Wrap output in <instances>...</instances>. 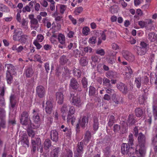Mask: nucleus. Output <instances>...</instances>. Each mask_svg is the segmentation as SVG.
I'll return each mask as SVG.
<instances>
[{
  "label": "nucleus",
  "instance_id": "ea45409f",
  "mask_svg": "<svg viewBox=\"0 0 157 157\" xmlns=\"http://www.w3.org/2000/svg\"><path fill=\"white\" fill-rule=\"evenodd\" d=\"M96 33H99L101 34V36L100 37L103 40H106V37L105 33H104V31H101V30H96Z\"/></svg>",
  "mask_w": 157,
  "mask_h": 157
},
{
  "label": "nucleus",
  "instance_id": "c756f323",
  "mask_svg": "<svg viewBox=\"0 0 157 157\" xmlns=\"http://www.w3.org/2000/svg\"><path fill=\"white\" fill-rule=\"evenodd\" d=\"M135 113L136 116L138 117H141L143 114V111L142 109L138 108L136 109L135 110Z\"/></svg>",
  "mask_w": 157,
  "mask_h": 157
},
{
  "label": "nucleus",
  "instance_id": "2f4dec72",
  "mask_svg": "<svg viewBox=\"0 0 157 157\" xmlns=\"http://www.w3.org/2000/svg\"><path fill=\"white\" fill-rule=\"evenodd\" d=\"M128 142L127 143L128 145L132 146L133 145L134 139L132 134L130 133L128 136Z\"/></svg>",
  "mask_w": 157,
  "mask_h": 157
},
{
  "label": "nucleus",
  "instance_id": "423d86ee",
  "mask_svg": "<svg viewBox=\"0 0 157 157\" xmlns=\"http://www.w3.org/2000/svg\"><path fill=\"white\" fill-rule=\"evenodd\" d=\"M123 57L127 60L132 62L135 59L134 55L128 51L124 50L122 52Z\"/></svg>",
  "mask_w": 157,
  "mask_h": 157
},
{
  "label": "nucleus",
  "instance_id": "774afa93",
  "mask_svg": "<svg viewBox=\"0 0 157 157\" xmlns=\"http://www.w3.org/2000/svg\"><path fill=\"white\" fill-rule=\"evenodd\" d=\"M69 19L72 22V23L74 25H75L77 23V21L76 19H75L71 15H69L68 16Z\"/></svg>",
  "mask_w": 157,
  "mask_h": 157
},
{
  "label": "nucleus",
  "instance_id": "de8ad7c7",
  "mask_svg": "<svg viewBox=\"0 0 157 157\" xmlns=\"http://www.w3.org/2000/svg\"><path fill=\"white\" fill-rule=\"evenodd\" d=\"M60 60L61 63L63 64L67 63L68 59L66 58V56H62L61 57Z\"/></svg>",
  "mask_w": 157,
  "mask_h": 157
},
{
  "label": "nucleus",
  "instance_id": "f704fd0d",
  "mask_svg": "<svg viewBox=\"0 0 157 157\" xmlns=\"http://www.w3.org/2000/svg\"><path fill=\"white\" fill-rule=\"evenodd\" d=\"M141 78L138 77L136 78L135 83L136 87L139 88L140 87L141 84Z\"/></svg>",
  "mask_w": 157,
  "mask_h": 157
},
{
  "label": "nucleus",
  "instance_id": "72a5a7b5",
  "mask_svg": "<svg viewBox=\"0 0 157 157\" xmlns=\"http://www.w3.org/2000/svg\"><path fill=\"white\" fill-rule=\"evenodd\" d=\"M30 23L32 25H35V26L34 27V28L35 30H36L39 26V24L37 20L35 18L33 19L32 20L30 21Z\"/></svg>",
  "mask_w": 157,
  "mask_h": 157
},
{
  "label": "nucleus",
  "instance_id": "4468645a",
  "mask_svg": "<svg viewBox=\"0 0 157 157\" xmlns=\"http://www.w3.org/2000/svg\"><path fill=\"white\" fill-rule=\"evenodd\" d=\"M56 100L58 103L60 104H62L63 101V95L61 92H57L56 94Z\"/></svg>",
  "mask_w": 157,
  "mask_h": 157
},
{
  "label": "nucleus",
  "instance_id": "680f3d73",
  "mask_svg": "<svg viewBox=\"0 0 157 157\" xmlns=\"http://www.w3.org/2000/svg\"><path fill=\"white\" fill-rule=\"evenodd\" d=\"M30 8V7L28 5H26L23 8L22 11L24 13L26 11L30 12L31 11Z\"/></svg>",
  "mask_w": 157,
  "mask_h": 157
},
{
  "label": "nucleus",
  "instance_id": "39448f33",
  "mask_svg": "<svg viewBox=\"0 0 157 157\" xmlns=\"http://www.w3.org/2000/svg\"><path fill=\"white\" fill-rule=\"evenodd\" d=\"M133 149L132 147H130V145L128 144L123 143L121 145V151L124 155H128L130 156L133 152Z\"/></svg>",
  "mask_w": 157,
  "mask_h": 157
},
{
  "label": "nucleus",
  "instance_id": "f03ea898",
  "mask_svg": "<svg viewBox=\"0 0 157 157\" xmlns=\"http://www.w3.org/2000/svg\"><path fill=\"white\" fill-rule=\"evenodd\" d=\"M140 47L136 46L134 49L137 48V53L138 55H144L149 49V46L148 44L144 42H141L140 44Z\"/></svg>",
  "mask_w": 157,
  "mask_h": 157
},
{
  "label": "nucleus",
  "instance_id": "c9c22d12",
  "mask_svg": "<svg viewBox=\"0 0 157 157\" xmlns=\"http://www.w3.org/2000/svg\"><path fill=\"white\" fill-rule=\"evenodd\" d=\"M21 141L23 142V145L25 147H29V142L26 137V136H25L22 137L21 140Z\"/></svg>",
  "mask_w": 157,
  "mask_h": 157
},
{
  "label": "nucleus",
  "instance_id": "7ed1b4c3",
  "mask_svg": "<svg viewBox=\"0 0 157 157\" xmlns=\"http://www.w3.org/2000/svg\"><path fill=\"white\" fill-rule=\"evenodd\" d=\"M33 119L34 123L33 124L32 128L36 129L39 127L40 125V119L39 116V110L38 109H34L33 112Z\"/></svg>",
  "mask_w": 157,
  "mask_h": 157
},
{
  "label": "nucleus",
  "instance_id": "f8f14e48",
  "mask_svg": "<svg viewBox=\"0 0 157 157\" xmlns=\"http://www.w3.org/2000/svg\"><path fill=\"white\" fill-rule=\"evenodd\" d=\"M51 138L53 141L56 142L58 140V133L55 130H53L51 131L50 133Z\"/></svg>",
  "mask_w": 157,
  "mask_h": 157
},
{
  "label": "nucleus",
  "instance_id": "a211bd4d",
  "mask_svg": "<svg viewBox=\"0 0 157 157\" xmlns=\"http://www.w3.org/2000/svg\"><path fill=\"white\" fill-rule=\"evenodd\" d=\"M88 118L87 117L84 116L82 120L79 121V123L80 125L83 128L85 127L86 125L87 124Z\"/></svg>",
  "mask_w": 157,
  "mask_h": 157
},
{
  "label": "nucleus",
  "instance_id": "473e14b6",
  "mask_svg": "<svg viewBox=\"0 0 157 157\" xmlns=\"http://www.w3.org/2000/svg\"><path fill=\"white\" fill-rule=\"evenodd\" d=\"M120 97H116V94H113L112 97V98L114 102L115 103V104L114 105L115 106H117V104L119 103V101L120 99Z\"/></svg>",
  "mask_w": 157,
  "mask_h": 157
},
{
  "label": "nucleus",
  "instance_id": "603ef678",
  "mask_svg": "<svg viewBox=\"0 0 157 157\" xmlns=\"http://www.w3.org/2000/svg\"><path fill=\"white\" fill-rule=\"evenodd\" d=\"M75 75L77 76L78 78L80 77L81 76V71L80 70L76 69H75L73 72Z\"/></svg>",
  "mask_w": 157,
  "mask_h": 157
},
{
  "label": "nucleus",
  "instance_id": "b1692460",
  "mask_svg": "<svg viewBox=\"0 0 157 157\" xmlns=\"http://www.w3.org/2000/svg\"><path fill=\"white\" fill-rule=\"evenodd\" d=\"M88 60L86 57H82L79 60V63L81 65L85 66L88 63Z\"/></svg>",
  "mask_w": 157,
  "mask_h": 157
},
{
  "label": "nucleus",
  "instance_id": "49530a36",
  "mask_svg": "<svg viewBox=\"0 0 157 157\" xmlns=\"http://www.w3.org/2000/svg\"><path fill=\"white\" fill-rule=\"evenodd\" d=\"M73 155L72 151L70 150H68L67 151L66 153L62 157H72Z\"/></svg>",
  "mask_w": 157,
  "mask_h": 157
},
{
  "label": "nucleus",
  "instance_id": "9d476101",
  "mask_svg": "<svg viewBox=\"0 0 157 157\" xmlns=\"http://www.w3.org/2000/svg\"><path fill=\"white\" fill-rule=\"evenodd\" d=\"M69 87L73 90H77L79 87V84L77 80L75 78H72L70 80Z\"/></svg>",
  "mask_w": 157,
  "mask_h": 157
},
{
  "label": "nucleus",
  "instance_id": "412c9836",
  "mask_svg": "<svg viewBox=\"0 0 157 157\" xmlns=\"http://www.w3.org/2000/svg\"><path fill=\"white\" fill-rule=\"evenodd\" d=\"M58 39L59 42L62 44H64L65 43V36L62 33L59 34Z\"/></svg>",
  "mask_w": 157,
  "mask_h": 157
},
{
  "label": "nucleus",
  "instance_id": "09e8293b",
  "mask_svg": "<svg viewBox=\"0 0 157 157\" xmlns=\"http://www.w3.org/2000/svg\"><path fill=\"white\" fill-rule=\"evenodd\" d=\"M112 86H105V90L106 92L109 94L113 93L114 90L112 88Z\"/></svg>",
  "mask_w": 157,
  "mask_h": 157
},
{
  "label": "nucleus",
  "instance_id": "3c124183",
  "mask_svg": "<svg viewBox=\"0 0 157 157\" xmlns=\"http://www.w3.org/2000/svg\"><path fill=\"white\" fill-rule=\"evenodd\" d=\"M44 39V36L42 34H40L37 36L36 40V41L39 42H41L43 41Z\"/></svg>",
  "mask_w": 157,
  "mask_h": 157
},
{
  "label": "nucleus",
  "instance_id": "e2e57ef3",
  "mask_svg": "<svg viewBox=\"0 0 157 157\" xmlns=\"http://www.w3.org/2000/svg\"><path fill=\"white\" fill-rule=\"evenodd\" d=\"M120 127L119 125L117 124H115L113 126V131L116 133L118 132L119 130H120Z\"/></svg>",
  "mask_w": 157,
  "mask_h": 157
},
{
  "label": "nucleus",
  "instance_id": "f3484780",
  "mask_svg": "<svg viewBox=\"0 0 157 157\" xmlns=\"http://www.w3.org/2000/svg\"><path fill=\"white\" fill-rule=\"evenodd\" d=\"M22 32L21 30H16L13 36V39L15 41L18 40L20 36L21 35Z\"/></svg>",
  "mask_w": 157,
  "mask_h": 157
},
{
  "label": "nucleus",
  "instance_id": "0e129e2a",
  "mask_svg": "<svg viewBox=\"0 0 157 157\" xmlns=\"http://www.w3.org/2000/svg\"><path fill=\"white\" fill-rule=\"evenodd\" d=\"M84 51L85 53L91 52L92 51V49L89 47H85L83 48Z\"/></svg>",
  "mask_w": 157,
  "mask_h": 157
},
{
  "label": "nucleus",
  "instance_id": "052dcab7",
  "mask_svg": "<svg viewBox=\"0 0 157 157\" xmlns=\"http://www.w3.org/2000/svg\"><path fill=\"white\" fill-rule=\"evenodd\" d=\"M40 3L41 5L44 7H46L48 5L46 0H41Z\"/></svg>",
  "mask_w": 157,
  "mask_h": 157
},
{
  "label": "nucleus",
  "instance_id": "bb28decb",
  "mask_svg": "<svg viewBox=\"0 0 157 157\" xmlns=\"http://www.w3.org/2000/svg\"><path fill=\"white\" fill-rule=\"evenodd\" d=\"M51 146V142L49 139H46L44 143V147L46 150H47Z\"/></svg>",
  "mask_w": 157,
  "mask_h": 157
},
{
  "label": "nucleus",
  "instance_id": "37998d69",
  "mask_svg": "<svg viewBox=\"0 0 157 157\" xmlns=\"http://www.w3.org/2000/svg\"><path fill=\"white\" fill-rule=\"evenodd\" d=\"M91 135L89 131H87L84 137V140L87 141V142H88L91 139Z\"/></svg>",
  "mask_w": 157,
  "mask_h": 157
},
{
  "label": "nucleus",
  "instance_id": "58836bf2",
  "mask_svg": "<svg viewBox=\"0 0 157 157\" xmlns=\"http://www.w3.org/2000/svg\"><path fill=\"white\" fill-rule=\"evenodd\" d=\"M28 36L26 35H21L18 41L21 43H25L26 42Z\"/></svg>",
  "mask_w": 157,
  "mask_h": 157
},
{
  "label": "nucleus",
  "instance_id": "a878e982",
  "mask_svg": "<svg viewBox=\"0 0 157 157\" xmlns=\"http://www.w3.org/2000/svg\"><path fill=\"white\" fill-rule=\"evenodd\" d=\"M32 145H40L41 144V141L39 137L35 138L34 140L33 139L31 140Z\"/></svg>",
  "mask_w": 157,
  "mask_h": 157
},
{
  "label": "nucleus",
  "instance_id": "bf43d9fd",
  "mask_svg": "<svg viewBox=\"0 0 157 157\" xmlns=\"http://www.w3.org/2000/svg\"><path fill=\"white\" fill-rule=\"evenodd\" d=\"M96 42V38L95 36H92L90 38L89 42L92 44H94Z\"/></svg>",
  "mask_w": 157,
  "mask_h": 157
},
{
  "label": "nucleus",
  "instance_id": "338daca9",
  "mask_svg": "<svg viewBox=\"0 0 157 157\" xmlns=\"http://www.w3.org/2000/svg\"><path fill=\"white\" fill-rule=\"evenodd\" d=\"M107 52L110 56L114 57V56L116 54L117 52H114L111 50H109L107 51Z\"/></svg>",
  "mask_w": 157,
  "mask_h": 157
},
{
  "label": "nucleus",
  "instance_id": "6ab92c4d",
  "mask_svg": "<svg viewBox=\"0 0 157 157\" xmlns=\"http://www.w3.org/2000/svg\"><path fill=\"white\" fill-rule=\"evenodd\" d=\"M136 122V121L134 119V115H130L128 116L127 120V124L129 126H131L134 124Z\"/></svg>",
  "mask_w": 157,
  "mask_h": 157
},
{
  "label": "nucleus",
  "instance_id": "f257e3e1",
  "mask_svg": "<svg viewBox=\"0 0 157 157\" xmlns=\"http://www.w3.org/2000/svg\"><path fill=\"white\" fill-rule=\"evenodd\" d=\"M138 142V144L136 147V154L139 157H143L144 156L146 153V138L141 132L139 134Z\"/></svg>",
  "mask_w": 157,
  "mask_h": 157
},
{
  "label": "nucleus",
  "instance_id": "c85d7f7f",
  "mask_svg": "<svg viewBox=\"0 0 157 157\" xmlns=\"http://www.w3.org/2000/svg\"><path fill=\"white\" fill-rule=\"evenodd\" d=\"M156 38V35L153 32H151L149 33L148 35V39L151 42H154L155 41Z\"/></svg>",
  "mask_w": 157,
  "mask_h": 157
},
{
  "label": "nucleus",
  "instance_id": "e433bc0d",
  "mask_svg": "<svg viewBox=\"0 0 157 157\" xmlns=\"http://www.w3.org/2000/svg\"><path fill=\"white\" fill-rule=\"evenodd\" d=\"M61 111L62 113L63 116L65 115L68 111V108H67V105L66 104H64L61 109Z\"/></svg>",
  "mask_w": 157,
  "mask_h": 157
},
{
  "label": "nucleus",
  "instance_id": "a18cd8bd",
  "mask_svg": "<svg viewBox=\"0 0 157 157\" xmlns=\"http://www.w3.org/2000/svg\"><path fill=\"white\" fill-rule=\"evenodd\" d=\"M153 114L155 119H157V105H153Z\"/></svg>",
  "mask_w": 157,
  "mask_h": 157
},
{
  "label": "nucleus",
  "instance_id": "ddd939ff",
  "mask_svg": "<svg viewBox=\"0 0 157 157\" xmlns=\"http://www.w3.org/2000/svg\"><path fill=\"white\" fill-rule=\"evenodd\" d=\"M60 148L56 147L53 149L50 154V157H58L60 154Z\"/></svg>",
  "mask_w": 157,
  "mask_h": 157
},
{
  "label": "nucleus",
  "instance_id": "0eeeda50",
  "mask_svg": "<svg viewBox=\"0 0 157 157\" xmlns=\"http://www.w3.org/2000/svg\"><path fill=\"white\" fill-rule=\"evenodd\" d=\"M71 98H72V101H71V103L74 105L77 106H80L82 103L80 97L78 95H75L74 94H71Z\"/></svg>",
  "mask_w": 157,
  "mask_h": 157
},
{
  "label": "nucleus",
  "instance_id": "4be33fe9",
  "mask_svg": "<svg viewBox=\"0 0 157 157\" xmlns=\"http://www.w3.org/2000/svg\"><path fill=\"white\" fill-rule=\"evenodd\" d=\"M5 68H7V72L10 73H13V71H14L15 70V67L12 64H6L5 65Z\"/></svg>",
  "mask_w": 157,
  "mask_h": 157
},
{
  "label": "nucleus",
  "instance_id": "dca6fc26",
  "mask_svg": "<svg viewBox=\"0 0 157 157\" xmlns=\"http://www.w3.org/2000/svg\"><path fill=\"white\" fill-rule=\"evenodd\" d=\"M34 73V71L33 68L29 67L26 69L25 71L24 74L26 77L30 78L33 75Z\"/></svg>",
  "mask_w": 157,
  "mask_h": 157
},
{
  "label": "nucleus",
  "instance_id": "a19ab883",
  "mask_svg": "<svg viewBox=\"0 0 157 157\" xmlns=\"http://www.w3.org/2000/svg\"><path fill=\"white\" fill-rule=\"evenodd\" d=\"M115 118L114 116L113 115L110 116L109 118V121L108 123V125L110 126H112L114 123Z\"/></svg>",
  "mask_w": 157,
  "mask_h": 157
},
{
  "label": "nucleus",
  "instance_id": "4c0bfd02",
  "mask_svg": "<svg viewBox=\"0 0 157 157\" xmlns=\"http://www.w3.org/2000/svg\"><path fill=\"white\" fill-rule=\"evenodd\" d=\"M10 101L11 107L12 108H14L16 104V101L15 99V97L14 95H11L10 96Z\"/></svg>",
  "mask_w": 157,
  "mask_h": 157
},
{
  "label": "nucleus",
  "instance_id": "1a4fd4ad",
  "mask_svg": "<svg viewBox=\"0 0 157 157\" xmlns=\"http://www.w3.org/2000/svg\"><path fill=\"white\" fill-rule=\"evenodd\" d=\"M116 86L117 88L123 94H126L127 93V86L125 84L120 82L117 83Z\"/></svg>",
  "mask_w": 157,
  "mask_h": 157
},
{
  "label": "nucleus",
  "instance_id": "c03bdc74",
  "mask_svg": "<svg viewBox=\"0 0 157 157\" xmlns=\"http://www.w3.org/2000/svg\"><path fill=\"white\" fill-rule=\"evenodd\" d=\"M83 10V8L81 6H79L75 8L74 13L75 15H78L82 12Z\"/></svg>",
  "mask_w": 157,
  "mask_h": 157
},
{
  "label": "nucleus",
  "instance_id": "5701e85b",
  "mask_svg": "<svg viewBox=\"0 0 157 157\" xmlns=\"http://www.w3.org/2000/svg\"><path fill=\"white\" fill-rule=\"evenodd\" d=\"M98 125V118L96 117H94L93 118V126L94 130L96 131L98 130L99 127Z\"/></svg>",
  "mask_w": 157,
  "mask_h": 157
},
{
  "label": "nucleus",
  "instance_id": "6e6552de",
  "mask_svg": "<svg viewBox=\"0 0 157 157\" xmlns=\"http://www.w3.org/2000/svg\"><path fill=\"white\" fill-rule=\"evenodd\" d=\"M36 94L40 98H43L45 94L44 88L41 86H39L36 87Z\"/></svg>",
  "mask_w": 157,
  "mask_h": 157
},
{
  "label": "nucleus",
  "instance_id": "2eb2a0df",
  "mask_svg": "<svg viewBox=\"0 0 157 157\" xmlns=\"http://www.w3.org/2000/svg\"><path fill=\"white\" fill-rule=\"evenodd\" d=\"M125 77L127 78H130L131 77V75L132 74V71L131 67L128 66L125 68Z\"/></svg>",
  "mask_w": 157,
  "mask_h": 157
},
{
  "label": "nucleus",
  "instance_id": "7c9ffc66",
  "mask_svg": "<svg viewBox=\"0 0 157 157\" xmlns=\"http://www.w3.org/2000/svg\"><path fill=\"white\" fill-rule=\"evenodd\" d=\"M103 84L104 86H111L112 85L110 83V80L106 78H104L103 81Z\"/></svg>",
  "mask_w": 157,
  "mask_h": 157
},
{
  "label": "nucleus",
  "instance_id": "cd10ccee",
  "mask_svg": "<svg viewBox=\"0 0 157 157\" xmlns=\"http://www.w3.org/2000/svg\"><path fill=\"white\" fill-rule=\"evenodd\" d=\"M6 78L8 84H10L12 82L13 78L10 73L6 72Z\"/></svg>",
  "mask_w": 157,
  "mask_h": 157
},
{
  "label": "nucleus",
  "instance_id": "5fc2aeb1",
  "mask_svg": "<svg viewBox=\"0 0 157 157\" xmlns=\"http://www.w3.org/2000/svg\"><path fill=\"white\" fill-rule=\"evenodd\" d=\"M96 53L100 55L101 56H104L105 54V52L103 49H98L96 51Z\"/></svg>",
  "mask_w": 157,
  "mask_h": 157
},
{
  "label": "nucleus",
  "instance_id": "9b49d317",
  "mask_svg": "<svg viewBox=\"0 0 157 157\" xmlns=\"http://www.w3.org/2000/svg\"><path fill=\"white\" fill-rule=\"evenodd\" d=\"M53 105L52 103L50 101H47L46 103L45 111L46 113L48 114H50L52 110Z\"/></svg>",
  "mask_w": 157,
  "mask_h": 157
},
{
  "label": "nucleus",
  "instance_id": "393cba45",
  "mask_svg": "<svg viewBox=\"0 0 157 157\" xmlns=\"http://www.w3.org/2000/svg\"><path fill=\"white\" fill-rule=\"evenodd\" d=\"M117 73L115 72L109 71L107 72L105 74L106 76L109 78H112L116 76Z\"/></svg>",
  "mask_w": 157,
  "mask_h": 157
},
{
  "label": "nucleus",
  "instance_id": "6e6d98bb",
  "mask_svg": "<svg viewBox=\"0 0 157 157\" xmlns=\"http://www.w3.org/2000/svg\"><path fill=\"white\" fill-rule=\"evenodd\" d=\"M82 82L84 88H86L87 86V80L86 78H82Z\"/></svg>",
  "mask_w": 157,
  "mask_h": 157
},
{
  "label": "nucleus",
  "instance_id": "aec40b11",
  "mask_svg": "<svg viewBox=\"0 0 157 157\" xmlns=\"http://www.w3.org/2000/svg\"><path fill=\"white\" fill-rule=\"evenodd\" d=\"M84 143L83 142L81 141L78 142L76 146V151L78 152H83V147H84Z\"/></svg>",
  "mask_w": 157,
  "mask_h": 157
},
{
  "label": "nucleus",
  "instance_id": "13d9d810",
  "mask_svg": "<svg viewBox=\"0 0 157 157\" xmlns=\"http://www.w3.org/2000/svg\"><path fill=\"white\" fill-rule=\"evenodd\" d=\"M60 11L61 13H63L66 9V6L65 5H60Z\"/></svg>",
  "mask_w": 157,
  "mask_h": 157
},
{
  "label": "nucleus",
  "instance_id": "8fccbe9b",
  "mask_svg": "<svg viewBox=\"0 0 157 157\" xmlns=\"http://www.w3.org/2000/svg\"><path fill=\"white\" fill-rule=\"evenodd\" d=\"M90 31L89 28L87 27H85L83 28L82 33L85 35H88Z\"/></svg>",
  "mask_w": 157,
  "mask_h": 157
},
{
  "label": "nucleus",
  "instance_id": "69168bd1",
  "mask_svg": "<svg viewBox=\"0 0 157 157\" xmlns=\"http://www.w3.org/2000/svg\"><path fill=\"white\" fill-rule=\"evenodd\" d=\"M27 132L29 136L32 137V139H33V136L35 135L34 132L32 130H29L27 131Z\"/></svg>",
  "mask_w": 157,
  "mask_h": 157
},
{
  "label": "nucleus",
  "instance_id": "20e7f679",
  "mask_svg": "<svg viewBox=\"0 0 157 157\" xmlns=\"http://www.w3.org/2000/svg\"><path fill=\"white\" fill-rule=\"evenodd\" d=\"M20 120L21 123L25 125H27L30 123L29 113L27 111H23L20 115Z\"/></svg>",
  "mask_w": 157,
  "mask_h": 157
},
{
  "label": "nucleus",
  "instance_id": "79ce46f5",
  "mask_svg": "<svg viewBox=\"0 0 157 157\" xmlns=\"http://www.w3.org/2000/svg\"><path fill=\"white\" fill-rule=\"evenodd\" d=\"M96 90L95 88L92 86H90L89 90V95L90 96H93L95 93Z\"/></svg>",
  "mask_w": 157,
  "mask_h": 157
},
{
  "label": "nucleus",
  "instance_id": "864d4df0",
  "mask_svg": "<svg viewBox=\"0 0 157 157\" xmlns=\"http://www.w3.org/2000/svg\"><path fill=\"white\" fill-rule=\"evenodd\" d=\"M77 47V45L75 43H70L68 45L67 48L69 50H71L72 48L73 49H75Z\"/></svg>",
  "mask_w": 157,
  "mask_h": 157
},
{
  "label": "nucleus",
  "instance_id": "4d7b16f0",
  "mask_svg": "<svg viewBox=\"0 0 157 157\" xmlns=\"http://www.w3.org/2000/svg\"><path fill=\"white\" fill-rule=\"evenodd\" d=\"M4 95H0V105L4 106L5 105V99L3 97Z\"/></svg>",
  "mask_w": 157,
  "mask_h": 157
}]
</instances>
